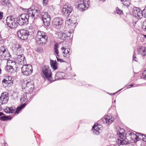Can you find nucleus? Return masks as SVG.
Returning a JSON list of instances; mask_svg holds the SVG:
<instances>
[{
  "mask_svg": "<svg viewBox=\"0 0 146 146\" xmlns=\"http://www.w3.org/2000/svg\"><path fill=\"white\" fill-rule=\"evenodd\" d=\"M145 48L144 47H140L137 49V52L139 54L145 56L146 54Z\"/></svg>",
  "mask_w": 146,
  "mask_h": 146,
  "instance_id": "nucleus-26",
  "label": "nucleus"
},
{
  "mask_svg": "<svg viewBox=\"0 0 146 146\" xmlns=\"http://www.w3.org/2000/svg\"><path fill=\"white\" fill-rule=\"evenodd\" d=\"M7 60V64L6 68L8 72H12L13 70L12 66L15 65L16 62L10 59Z\"/></svg>",
  "mask_w": 146,
  "mask_h": 146,
  "instance_id": "nucleus-16",
  "label": "nucleus"
},
{
  "mask_svg": "<svg viewBox=\"0 0 146 146\" xmlns=\"http://www.w3.org/2000/svg\"><path fill=\"white\" fill-rule=\"evenodd\" d=\"M29 30L21 29L19 30L17 33L18 37L23 40L27 39L29 35V33L30 29H29Z\"/></svg>",
  "mask_w": 146,
  "mask_h": 146,
  "instance_id": "nucleus-5",
  "label": "nucleus"
},
{
  "mask_svg": "<svg viewBox=\"0 0 146 146\" xmlns=\"http://www.w3.org/2000/svg\"><path fill=\"white\" fill-rule=\"evenodd\" d=\"M47 36L45 33L38 31L36 37V44L40 45L45 44L47 42Z\"/></svg>",
  "mask_w": 146,
  "mask_h": 146,
  "instance_id": "nucleus-2",
  "label": "nucleus"
},
{
  "mask_svg": "<svg viewBox=\"0 0 146 146\" xmlns=\"http://www.w3.org/2000/svg\"><path fill=\"white\" fill-rule=\"evenodd\" d=\"M38 52H39V51H40L39 50H38Z\"/></svg>",
  "mask_w": 146,
  "mask_h": 146,
  "instance_id": "nucleus-60",
  "label": "nucleus"
},
{
  "mask_svg": "<svg viewBox=\"0 0 146 146\" xmlns=\"http://www.w3.org/2000/svg\"><path fill=\"white\" fill-rule=\"evenodd\" d=\"M123 5L127 7L129 6L130 4L131 0H121Z\"/></svg>",
  "mask_w": 146,
  "mask_h": 146,
  "instance_id": "nucleus-32",
  "label": "nucleus"
},
{
  "mask_svg": "<svg viewBox=\"0 0 146 146\" xmlns=\"http://www.w3.org/2000/svg\"><path fill=\"white\" fill-rule=\"evenodd\" d=\"M42 72L45 77L47 79L51 77L52 72L48 66H42Z\"/></svg>",
  "mask_w": 146,
  "mask_h": 146,
  "instance_id": "nucleus-10",
  "label": "nucleus"
},
{
  "mask_svg": "<svg viewBox=\"0 0 146 146\" xmlns=\"http://www.w3.org/2000/svg\"><path fill=\"white\" fill-rule=\"evenodd\" d=\"M63 20L61 17H56L53 20L52 24L53 26L57 29H59L62 27Z\"/></svg>",
  "mask_w": 146,
  "mask_h": 146,
  "instance_id": "nucleus-9",
  "label": "nucleus"
},
{
  "mask_svg": "<svg viewBox=\"0 0 146 146\" xmlns=\"http://www.w3.org/2000/svg\"><path fill=\"white\" fill-rule=\"evenodd\" d=\"M143 16V11L140 9L139 8H137V19H141Z\"/></svg>",
  "mask_w": 146,
  "mask_h": 146,
  "instance_id": "nucleus-30",
  "label": "nucleus"
},
{
  "mask_svg": "<svg viewBox=\"0 0 146 146\" xmlns=\"http://www.w3.org/2000/svg\"><path fill=\"white\" fill-rule=\"evenodd\" d=\"M4 145L5 146H7L8 145L7 143H4Z\"/></svg>",
  "mask_w": 146,
  "mask_h": 146,
  "instance_id": "nucleus-53",
  "label": "nucleus"
},
{
  "mask_svg": "<svg viewBox=\"0 0 146 146\" xmlns=\"http://www.w3.org/2000/svg\"><path fill=\"white\" fill-rule=\"evenodd\" d=\"M47 0H43V3L44 5H46L47 4Z\"/></svg>",
  "mask_w": 146,
  "mask_h": 146,
  "instance_id": "nucleus-45",
  "label": "nucleus"
},
{
  "mask_svg": "<svg viewBox=\"0 0 146 146\" xmlns=\"http://www.w3.org/2000/svg\"><path fill=\"white\" fill-rule=\"evenodd\" d=\"M11 49L13 54L17 56L22 54L23 51L21 46L19 44H13Z\"/></svg>",
  "mask_w": 146,
  "mask_h": 146,
  "instance_id": "nucleus-7",
  "label": "nucleus"
},
{
  "mask_svg": "<svg viewBox=\"0 0 146 146\" xmlns=\"http://www.w3.org/2000/svg\"><path fill=\"white\" fill-rule=\"evenodd\" d=\"M135 10H136V12H137V10L134 9L133 11H134L133 12V15L134 17L133 18V26L136 28V22L137 21H135L137 19V17L136 15V13L135 12Z\"/></svg>",
  "mask_w": 146,
  "mask_h": 146,
  "instance_id": "nucleus-28",
  "label": "nucleus"
},
{
  "mask_svg": "<svg viewBox=\"0 0 146 146\" xmlns=\"http://www.w3.org/2000/svg\"><path fill=\"white\" fill-rule=\"evenodd\" d=\"M39 49L38 48L37 50H36V51H38V50Z\"/></svg>",
  "mask_w": 146,
  "mask_h": 146,
  "instance_id": "nucleus-57",
  "label": "nucleus"
},
{
  "mask_svg": "<svg viewBox=\"0 0 146 146\" xmlns=\"http://www.w3.org/2000/svg\"><path fill=\"white\" fill-rule=\"evenodd\" d=\"M145 21V22H146V21Z\"/></svg>",
  "mask_w": 146,
  "mask_h": 146,
  "instance_id": "nucleus-62",
  "label": "nucleus"
},
{
  "mask_svg": "<svg viewBox=\"0 0 146 146\" xmlns=\"http://www.w3.org/2000/svg\"><path fill=\"white\" fill-rule=\"evenodd\" d=\"M0 2L1 5L4 6H9L10 4L9 0H1Z\"/></svg>",
  "mask_w": 146,
  "mask_h": 146,
  "instance_id": "nucleus-29",
  "label": "nucleus"
},
{
  "mask_svg": "<svg viewBox=\"0 0 146 146\" xmlns=\"http://www.w3.org/2000/svg\"><path fill=\"white\" fill-rule=\"evenodd\" d=\"M118 146H119V145H118Z\"/></svg>",
  "mask_w": 146,
  "mask_h": 146,
  "instance_id": "nucleus-61",
  "label": "nucleus"
},
{
  "mask_svg": "<svg viewBox=\"0 0 146 146\" xmlns=\"http://www.w3.org/2000/svg\"><path fill=\"white\" fill-rule=\"evenodd\" d=\"M143 16L146 17V7L143 10Z\"/></svg>",
  "mask_w": 146,
  "mask_h": 146,
  "instance_id": "nucleus-42",
  "label": "nucleus"
},
{
  "mask_svg": "<svg viewBox=\"0 0 146 146\" xmlns=\"http://www.w3.org/2000/svg\"><path fill=\"white\" fill-rule=\"evenodd\" d=\"M143 36L146 38V35H143Z\"/></svg>",
  "mask_w": 146,
  "mask_h": 146,
  "instance_id": "nucleus-56",
  "label": "nucleus"
},
{
  "mask_svg": "<svg viewBox=\"0 0 146 146\" xmlns=\"http://www.w3.org/2000/svg\"><path fill=\"white\" fill-rule=\"evenodd\" d=\"M31 30H32V31L33 32L34 30V29L33 28H32L31 29Z\"/></svg>",
  "mask_w": 146,
  "mask_h": 146,
  "instance_id": "nucleus-55",
  "label": "nucleus"
},
{
  "mask_svg": "<svg viewBox=\"0 0 146 146\" xmlns=\"http://www.w3.org/2000/svg\"><path fill=\"white\" fill-rule=\"evenodd\" d=\"M56 34L60 39L64 40H66L68 39V38L69 36L67 35L65 33L61 32H57L56 33Z\"/></svg>",
  "mask_w": 146,
  "mask_h": 146,
  "instance_id": "nucleus-19",
  "label": "nucleus"
},
{
  "mask_svg": "<svg viewBox=\"0 0 146 146\" xmlns=\"http://www.w3.org/2000/svg\"><path fill=\"white\" fill-rule=\"evenodd\" d=\"M61 52L62 55L64 57H68L70 54V49L69 48H65L64 47H62L61 48Z\"/></svg>",
  "mask_w": 146,
  "mask_h": 146,
  "instance_id": "nucleus-18",
  "label": "nucleus"
},
{
  "mask_svg": "<svg viewBox=\"0 0 146 146\" xmlns=\"http://www.w3.org/2000/svg\"><path fill=\"white\" fill-rule=\"evenodd\" d=\"M25 83L26 84V86L24 88L26 91L27 92V93H31L32 92L34 88V86L33 85V81H31L30 82H25Z\"/></svg>",
  "mask_w": 146,
  "mask_h": 146,
  "instance_id": "nucleus-14",
  "label": "nucleus"
},
{
  "mask_svg": "<svg viewBox=\"0 0 146 146\" xmlns=\"http://www.w3.org/2000/svg\"><path fill=\"white\" fill-rule=\"evenodd\" d=\"M144 135L143 134L141 135L140 133H137V141L141 140H143V138Z\"/></svg>",
  "mask_w": 146,
  "mask_h": 146,
  "instance_id": "nucleus-38",
  "label": "nucleus"
},
{
  "mask_svg": "<svg viewBox=\"0 0 146 146\" xmlns=\"http://www.w3.org/2000/svg\"><path fill=\"white\" fill-rule=\"evenodd\" d=\"M143 141L146 142V135H144V136H143Z\"/></svg>",
  "mask_w": 146,
  "mask_h": 146,
  "instance_id": "nucleus-48",
  "label": "nucleus"
},
{
  "mask_svg": "<svg viewBox=\"0 0 146 146\" xmlns=\"http://www.w3.org/2000/svg\"><path fill=\"white\" fill-rule=\"evenodd\" d=\"M64 74L63 72H59L57 73L56 75H55V77H58V78H57V79H60L63 78L62 76H64Z\"/></svg>",
  "mask_w": 146,
  "mask_h": 146,
  "instance_id": "nucleus-33",
  "label": "nucleus"
},
{
  "mask_svg": "<svg viewBox=\"0 0 146 146\" xmlns=\"http://www.w3.org/2000/svg\"><path fill=\"white\" fill-rule=\"evenodd\" d=\"M116 11L118 14L120 15L123 13V11L117 7L116 8Z\"/></svg>",
  "mask_w": 146,
  "mask_h": 146,
  "instance_id": "nucleus-39",
  "label": "nucleus"
},
{
  "mask_svg": "<svg viewBox=\"0 0 146 146\" xmlns=\"http://www.w3.org/2000/svg\"><path fill=\"white\" fill-rule=\"evenodd\" d=\"M124 137L120 138V139L118 140V143L120 145H122L121 146H129L128 145V142L126 141Z\"/></svg>",
  "mask_w": 146,
  "mask_h": 146,
  "instance_id": "nucleus-23",
  "label": "nucleus"
},
{
  "mask_svg": "<svg viewBox=\"0 0 146 146\" xmlns=\"http://www.w3.org/2000/svg\"><path fill=\"white\" fill-rule=\"evenodd\" d=\"M1 109H2V108H1V105H0V111H1ZM4 114V113H3V112H0V116H1V115H3Z\"/></svg>",
  "mask_w": 146,
  "mask_h": 146,
  "instance_id": "nucleus-49",
  "label": "nucleus"
},
{
  "mask_svg": "<svg viewBox=\"0 0 146 146\" xmlns=\"http://www.w3.org/2000/svg\"><path fill=\"white\" fill-rule=\"evenodd\" d=\"M116 93H117V92L113 93H111V94H110V95H115V94H116Z\"/></svg>",
  "mask_w": 146,
  "mask_h": 146,
  "instance_id": "nucleus-52",
  "label": "nucleus"
},
{
  "mask_svg": "<svg viewBox=\"0 0 146 146\" xmlns=\"http://www.w3.org/2000/svg\"><path fill=\"white\" fill-rule=\"evenodd\" d=\"M72 10V7L70 4H67L63 5L62 13L66 16H68Z\"/></svg>",
  "mask_w": 146,
  "mask_h": 146,
  "instance_id": "nucleus-8",
  "label": "nucleus"
},
{
  "mask_svg": "<svg viewBox=\"0 0 146 146\" xmlns=\"http://www.w3.org/2000/svg\"><path fill=\"white\" fill-rule=\"evenodd\" d=\"M6 23L7 25L11 29L16 28L17 26L16 18H14L12 16H8L7 17Z\"/></svg>",
  "mask_w": 146,
  "mask_h": 146,
  "instance_id": "nucleus-4",
  "label": "nucleus"
},
{
  "mask_svg": "<svg viewBox=\"0 0 146 146\" xmlns=\"http://www.w3.org/2000/svg\"><path fill=\"white\" fill-rule=\"evenodd\" d=\"M136 53L135 52H134V55L133 56V60H135V61H136Z\"/></svg>",
  "mask_w": 146,
  "mask_h": 146,
  "instance_id": "nucleus-44",
  "label": "nucleus"
},
{
  "mask_svg": "<svg viewBox=\"0 0 146 146\" xmlns=\"http://www.w3.org/2000/svg\"><path fill=\"white\" fill-rule=\"evenodd\" d=\"M114 121V118L111 116H107L104 117V118L103 120L104 122H106L108 123V124L112 123Z\"/></svg>",
  "mask_w": 146,
  "mask_h": 146,
  "instance_id": "nucleus-22",
  "label": "nucleus"
},
{
  "mask_svg": "<svg viewBox=\"0 0 146 146\" xmlns=\"http://www.w3.org/2000/svg\"><path fill=\"white\" fill-rule=\"evenodd\" d=\"M27 96L26 94H24L22 96L20 99V101L21 103H23L27 100Z\"/></svg>",
  "mask_w": 146,
  "mask_h": 146,
  "instance_id": "nucleus-36",
  "label": "nucleus"
},
{
  "mask_svg": "<svg viewBox=\"0 0 146 146\" xmlns=\"http://www.w3.org/2000/svg\"><path fill=\"white\" fill-rule=\"evenodd\" d=\"M134 31H136V30H134Z\"/></svg>",
  "mask_w": 146,
  "mask_h": 146,
  "instance_id": "nucleus-59",
  "label": "nucleus"
},
{
  "mask_svg": "<svg viewBox=\"0 0 146 146\" xmlns=\"http://www.w3.org/2000/svg\"><path fill=\"white\" fill-rule=\"evenodd\" d=\"M99 125L97 123H95L92 128V130L94 134L98 135L99 134L101 130L99 127Z\"/></svg>",
  "mask_w": 146,
  "mask_h": 146,
  "instance_id": "nucleus-17",
  "label": "nucleus"
},
{
  "mask_svg": "<svg viewBox=\"0 0 146 146\" xmlns=\"http://www.w3.org/2000/svg\"><path fill=\"white\" fill-rule=\"evenodd\" d=\"M142 75L144 77L146 78V71L145 70L143 72Z\"/></svg>",
  "mask_w": 146,
  "mask_h": 146,
  "instance_id": "nucleus-46",
  "label": "nucleus"
},
{
  "mask_svg": "<svg viewBox=\"0 0 146 146\" xmlns=\"http://www.w3.org/2000/svg\"><path fill=\"white\" fill-rule=\"evenodd\" d=\"M142 28L143 29L146 31V22L145 21L143 22L142 25Z\"/></svg>",
  "mask_w": 146,
  "mask_h": 146,
  "instance_id": "nucleus-40",
  "label": "nucleus"
},
{
  "mask_svg": "<svg viewBox=\"0 0 146 146\" xmlns=\"http://www.w3.org/2000/svg\"><path fill=\"white\" fill-rule=\"evenodd\" d=\"M50 18H47L46 19H43L42 20L43 23L46 26H48L50 25Z\"/></svg>",
  "mask_w": 146,
  "mask_h": 146,
  "instance_id": "nucleus-34",
  "label": "nucleus"
},
{
  "mask_svg": "<svg viewBox=\"0 0 146 146\" xmlns=\"http://www.w3.org/2000/svg\"><path fill=\"white\" fill-rule=\"evenodd\" d=\"M9 98L8 93L6 92H3L0 97V104H7Z\"/></svg>",
  "mask_w": 146,
  "mask_h": 146,
  "instance_id": "nucleus-13",
  "label": "nucleus"
},
{
  "mask_svg": "<svg viewBox=\"0 0 146 146\" xmlns=\"http://www.w3.org/2000/svg\"><path fill=\"white\" fill-rule=\"evenodd\" d=\"M40 11L37 7H35L34 9H29L27 13H24L16 18L17 24L20 25L27 24L28 23L29 19H35V15L37 16L40 13Z\"/></svg>",
  "mask_w": 146,
  "mask_h": 146,
  "instance_id": "nucleus-1",
  "label": "nucleus"
},
{
  "mask_svg": "<svg viewBox=\"0 0 146 146\" xmlns=\"http://www.w3.org/2000/svg\"><path fill=\"white\" fill-rule=\"evenodd\" d=\"M99 1H102V2H104L106 0H99Z\"/></svg>",
  "mask_w": 146,
  "mask_h": 146,
  "instance_id": "nucleus-54",
  "label": "nucleus"
},
{
  "mask_svg": "<svg viewBox=\"0 0 146 146\" xmlns=\"http://www.w3.org/2000/svg\"><path fill=\"white\" fill-rule=\"evenodd\" d=\"M7 79H4L3 81L2 82L3 83H5L6 84L8 82Z\"/></svg>",
  "mask_w": 146,
  "mask_h": 146,
  "instance_id": "nucleus-47",
  "label": "nucleus"
},
{
  "mask_svg": "<svg viewBox=\"0 0 146 146\" xmlns=\"http://www.w3.org/2000/svg\"><path fill=\"white\" fill-rule=\"evenodd\" d=\"M56 58H57V61L58 62H65V61L63 60H62V59H61L60 58H58V56H56Z\"/></svg>",
  "mask_w": 146,
  "mask_h": 146,
  "instance_id": "nucleus-41",
  "label": "nucleus"
},
{
  "mask_svg": "<svg viewBox=\"0 0 146 146\" xmlns=\"http://www.w3.org/2000/svg\"><path fill=\"white\" fill-rule=\"evenodd\" d=\"M6 79H7V80L8 81H9L10 82H11V81H12V77L11 76H8V78H6Z\"/></svg>",
  "mask_w": 146,
  "mask_h": 146,
  "instance_id": "nucleus-43",
  "label": "nucleus"
},
{
  "mask_svg": "<svg viewBox=\"0 0 146 146\" xmlns=\"http://www.w3.org/2000/svg\"><path fill=\"white\" fill-rule=\"evenodd\" d=\"M1 35H0V39H1Z\"/></svg>",
  "mask_w": 146,
  "mask_h": 146,
  "instance_id": "nucleus-58",
  "label": "nucleus"
},
{
  "mask_svg": "<svg viewBox=\"0 0 146 146\" xmlns=\"http://www.w3.org/2000/svg\"><path fill=\"white\" fill-rule=\"evenodd\" d=\"M9 119V117L7 116H3L0 117V120L3 121L8 120Z\"/></svg>",
  "mask_w": 146,
  "mask_h": 146,
  "instance_id": "nucleus-37",
  "label": "nucleus"
},
{
  "mask_svg": "<svg viewBox=\"0 0 146 146\" xmlns=\"http://www.w3.org/2000/svg\"><path fill=\"white\" fill-rule=\"evenodd\" d=\"M136 133H137L135 132V134H136ZM126 136L128 135L130 136V138L134 143H136L137 142V135L136 134H135L134 133H132L130 131H129L126 133Z\"/></svg>",
  "mask_w": 146,
  "mask_h": 146,
  "instance_id": "nucleus-20",
  "label": "nucleus"
},
{
  "mask_svg": "<svg viewBox=\"0 0 146 146\" xmlns=\"http://www.w3.org/2000/svg\"><path fill=\"white\" fill-rule=\"evenodd\" d=\"M58 45L57 44H55L54 45V51L57 56H59V52L58 50Z\"/></svg>",
  "mask_w": 146,
  "mask_h": 146,
  "instance_id": "nucleus-35",
  "label": "nucleus"
},
{
  "mask_svg": "<svg viewBox=\"0 0 146 146\" xmlns=\"http://www.w3.org/2000/svg\"><path fill=\"white\" fill-rule=\"evenodd\" d=\"M50 64L52 69H53L54 70L57 69V63L56 61L50 59Z\"/></svg>",
  "mask_w": 146,
  "mask_h": 146,
  "instance_id": "nucleus-25",
  "label": "nucleus"
},
{
  "mask_svg": "<svg viewBox=\"0 0 146 146\" xmlns=\"http://www.w3.org/2000/svg\"><path fill=\"white\" fill-rule=\"evenodd\" d=\"M77 20L76 17L73 15L71 16L70 19H69L68 20H67L68 24L69 26L70 25L73 27L72 29V31H73L76 25L78 24L76 22Z\"/></svg>",
  "mask_w": 146,
  "mask_h": 146,
  "instance_id": "nucleus-12",
  "label": "nucleus"
},
{
  "mask_svg": "<svg viewBox=\"0 0 146 146\" xmlns=\"http://www.w3.org/2000/svg\"><path fill=\"white\" fill-rule=\"evenodd\" d=\"M5 112L7 113H12L15 111V107L14 106H11L10 107H7L5 110Z\"/></svg>",
  "mask_w": 146,
  "mask_h": 146,
  "instance_id": "nucleus-27",
  "label": "nucleus"
},
{
  "mask_svg": "<svg viewBox=\"0 0 146 146\" xmlns=\"http://www.w3.org/2000/svg\"><path fill=\"white\" fill-rule=\"evenodd\" d=\"M38 8L39 9L40 12V13L38 15L40 14L41 16V18L42 20L46 19L47 18H50V15H48V13H47L45 12H42L40 13V9L38 7Z\"/></svg>",
  "mask_w": 146,
  "mask_h": 146,
  "instance_id": "nucleus-24",
  "label": "nucleus"
},
{
  "mask_svg": "<svg viewBox=\"0 0 146 146\" xmlns=\"http://www.w3.org/2000/svg\"><path fill=\"white\" fill-rule=\"evenodd\" d=\"M3 17V13L0 12V19L2 18Z\"/></svg>",
  "mask_w": 146,
  "mask_h": 146,
  "instance_id": "nucleus-50",
  "label": "nucleus"
},
{
  "mask_svg": "<svg viewBox=\"0 0 146 146\" xmlns=\"http://www.w3.org/2000/svg\"><path fill=\"white\" fill-rule=\"evenodd\" d=\"M78 7L81 11L87 9L89 7L88 2L86 0H80L78 2Z\"/></svg>",
  "mask_w": 146,
  "mask_h": 146,
  "instance_id": "nucleus-11",
  "label": "nucleus"
},
{
  "mask_svg": "<svg viewBox=\"0 0 146 146\" xmlns=\"http://www.w3.org/2000/svg\"><path fill=\"white\" fill-rule=\"evenodd\" d=\"M16 61L17 63L22 65H23L26 63L25 57L23 54L17 56Z\"/></svg>",
  "mask_w": 146,
  "mask_h": 146,
  "instance_id": "nucleus-15",
  "label": "nucleus"
},
{
  "mask_svg": "<svg viewBox=\"0 0 146 146\" xmlns=\"http://www.w3.org/2000/svg\"><path fill=\"white\" fill-rule=\"evenodd\" d=\"M134 86V84H131V85H128L127 87V88H131V86Z\"/></svg>",
  "mask_w": 146,
  "mask_h": 146,
  "instance_id": "nucleus-51",
  "label": "nucleus"
},
{
  "mask_svg": "<svg viewBox=\"0 0 146 146\" xmlns=\"http://www.w3.org/2000/svg\"><path fill=\"white\" fill-rule=\"evenodd\" d=\"M0 58L2 59L7 60L10 59L11 55L8 52L6 47L1 46L0 49Z\"/></svg>",
  "mask_w": 146,
  "mask_h": 146,
  "instance_id": "nucleus-3",
  "label": "nucleus"
},
{
  "mask_svg": "<svg viewBox=\"0 0 146 146\" xmlns=\"http://www.w3.org/2000/svg\"><path fill=\"white\" fill-rule=\"evenodd\" d=\"M116 129L118 130V131H117V134L119 137V138H122L123 137L125 138L124 136V134L125 133V130L119 127H117Z\"/></svg>",
  "mask_w": 146,
  "mask_h": 146,
  "instance_id": "nucleus-21",
  "label": "nucleus"
},
{
  "mask_svg": "<svg viewBox=\"0 0 146 146\" xmlns=\"http://www.w3.org/2000/svg\"><path fill=\"white\" fill-rule=\"evenodd\" d=\"M26 104H24L21 105L19 107H18L17 108L16 110L15 111V113H19V111H21L22 109L24 108L25 107Z\"/></svg>",
  "mask_w": 146,
  "mask_h": 146,
  "instance_id": "nucleus-31",
  "label": "nucleus"
},
{
  "mask_svg": "<svg viewBox=\"0 0 146 146\" xmlns=\"http://www.w3.org/2000/svg\"><path fill=\"white\" fill-rule=\"evenodd\" d=\"M22 72L24 75L28 76L31 74L33 72L32 66L30 64H25L21 68Z\"/></svg>",
  "mask_w": 146,
  "mask_h": 146,
  "instance_id": "nucleus-6",
  "label": "nucleus"
}]
</instances>
